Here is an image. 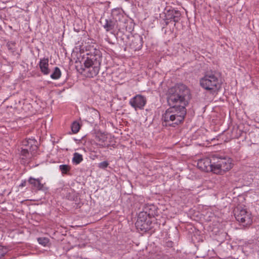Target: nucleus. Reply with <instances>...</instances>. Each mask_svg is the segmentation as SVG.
<instances>
[{
    "label": "nucleus",
    "mask_w": 259,
    "mask_h": 259,
    "mask_svg": "<svg viewBox=\"0 0 259 259\" xmlns=\"http://www.w3.org/2000/svg\"><path fill=\"white\" fill-rule=\"evenodd\" d=\"M35 142L36 141L34 139H29L24 140L22 142L23 146L22 148H27L29 150H31L32 151H37L38 147L36 145Z\"/></svg>",
    "instance_id": "15"
},
{
    "label": "nucleus",
    "mask_w": 259,
    "mask_h": 259,
    "mask_svg": "<svg viewBox=\"0 0 259 259\" xmlns=\"http://www.w3.org/2000/svg\"><path fill=\"white\" fill-rule=\"evenodd\" d=\"M212 172L222 175L232 167V160L228 157L215 154L212 156Z\"/></svg>",
    "instance_id": "5"
},
{
    "label": "nucleus",
    "mask_w": 259,
    "mask_h": 259,
    "mask_svg": "<svg viewBox=\"0 0 259 259\" xmlns=\"http://www.w3.org/2000/svg\"><path fill=\"white\" fill-rule=\"evenodd\" d=\"M147 102L146 98L141 95H137L131 98L129 101L130 105L133 107L135 110L143 109Z\"/></svg>",
    "instance_id": "7"
},
{
    "label": "nucleus",
    "mask_w": 259,
    "mask_h": 259,
    "mask_svg": "<svg viewBox=\"0 0 259 259\" xmlns=\"http://www.w3.org/2000/svg\"><path fill=\"white\" fill-rule=\"evenodd\" d=\"M26 182L25 181H23L21 184H20L19 186L21 187H23L25 186Z\"/></svg>",
    "instance_id": "26"
},
{
    "label": "nucleus",
    "mask_w": 259,
    "mask_h": 259,
    "mask_svg": "<svg viewBox=\"0 0 259 259\" xmlns=\"http://www.w3.org/2000/svg\"><path fill=\"white\" fill-rule=\"evenodd\" d=\"M39 244L44 246H46L49 242V239L47 237H39L37 238Z\"/></svg>",
    "instance_id": "22"
},
{
    "label": "nucleus",
    "mask_w": 259,
    "mask_h": 259,
    "mask_svg": "<svg viewBox=\"0 0 259 259\" xmlns=\"http://www.w3.org/2000/svg\"><path fill=\"white\" fill-rule=\"evenodd\" d=\"M212 156L210 158H205L199 160L197 162L198 168L202 170L212 171Z\"/></svg>",
    "instance_id": "8"
},
{
    "label": "nucleus",
    "mask_w": 259,
    "mask_h": 259,
    "mask_svg": "<svg viewBox=\"0 0 259 259\" xmlns=\"http://www.w3.org/2000/svg\"><path fill=\"white\" fill-rule=\"evenodd\" d=\"M61 75V72L60 69L58 67H56L50 76L53 79H58L60 77Z\"/></svg>",
    "instance_id": "19"
},
{
    "label": "nucleus",
    "mask_w": 259,
    "mask_h": 259,
    "mask_svg": "<svg viewBox=\"0 0 259 259\" xmlns=\"http://www.w3.org/2000/svg\"><path fill=\"white\" fill-rule=\"evenodd\" d=\"M8 252V249L3 246L0 245V259H5V255Z\"/></svg>",
    "instance_id": "23"
},
{
    "label": "nucleus",
    "mask_w": 259,
    "mask_h": 259,
    "mask_svg": "<svg viewBox=\"0 0 259 259\" xmlns=\"http://www.w3.org/2000/svg\"><path fill=\"white\" fill-rule=\"evenodd\" d=\"M190 91L187 87L183 84H178L168 90L167 97V103L170 106H177L179 108L186 109L190 99Z\"/></svg>",
    "instance_id": "1"
},
{
    "label": "nucleus",
    "mask_w": 259,
    "mask_h": 259,
    "mask_svg": "<svg viewBox=\"0 0 259 259\" xmlns=\"http://www.w3.org/2000/svg\"><path fill=\"white\" fill-rule=\"evenodd\" d=\"M181 13L175 9H169L166 11L165 17L170 21H174L175 23L179 22L181 18Z\"/></svg>",
    "instance_id": "9"
},
{
    "label": "nucleus",
    "mask_w": 259,
    "mask_h": 259,
    "mask_svg": "<svg viewBox=\"0 0 259 259\" xmlns=\"http://www.w3.org/2000/svg\"><path fill=\"white\" fill-rule=\"evenodd\" d=\"M234 212L236 220L242 226H246L252 223L251 213L246 208L237 207Z\"/></svg>",
    "instance_id": "6"
},
{
    "label": "nucleus",
    "mask_w": 259,
    "mask_h": 259,
    "mask_svg": "<svg viewBox=\"0 0 259 259\" xmlns=\"http://www.w3.org/2000/svg\"><path fill=\"white\" fill-rule=\"evenodd\" d=\"M103 27L105 29L107 32H110L113 33L114 30L116 23L115 22L111 19H106L103 22L101 21Z\"/></svg>",
    "instance_id": "13"
},
{
    "label": "nucleus",
    "mask_w": 259,
    "mask_h": 259,
    "mask_svg": "<svg viewBox=\"0 0 259 259\" xmlns=\"http://www.w3.org/2000/svg\"><path fill=\"white\" fill-rule=\"evenodd\" d=\"M28 182L32 185L37 190L46 191L48 188L44 184H41L39 179H34L30 177L28 180Z\"/></svg>",
    "instance_id": "12"
},
{
    "label": "nucleus",
    "mask_w": 259,
    "mask_h": 259,
    "mask_svg": "<svg viewBox=\"0 0 259 259\" xmlns=\"http://www.w3.org/2000/svg\"><path fill=\"white\" fill-rule=\"evenodd\" d=\"M109 163L107 161H104L99 163V167L102 169H105L108 166Z\"/></svg>",
    "instance_id": "24"
},
{
    "label": "nucleus",
    "mask_w": 259,
    "mask_h": 259,
    "mask_svg": "<svg viewBox=\"0 0 259 259\" xmlns=\"http://www.w3.org/2000/svg\"><path fill=\"white\" fill-rule=\"evenodd\" d=\"M80 126L79 123L76 121H74L72 123L71 125V130L74 134H76L78 133L80 130Z\"/></svg>",
    "instance_id": "21"
},
{
    "label": "nucleus",
    "mask_w": 259,
    "mask_h": 259,
    "mask_svg": "<svg viewBox=\"0 0 259 259\" xmlns=\"http://www.w3.org/2000/svg\"><path fill=\"white\" fill-rule=\"evenodd\" d=\"M112 16L113 20L116 23L118 21L120 22L124 18V16L119 9H114L112 11Z\"/></svg>",
    "instance_id": "16"
},
{
    "label": "nucleus",
    "mask_w": 259,
    "mask_h": 259,
    "mask_svg": "<svg viewBox=\"0 0 259 259\" xmlns=\"http://www.w3.org/2000/svg\"><path fill=\"white\" fill-rule=\"evenodd\" d=\"M39 68L41 72L45 75H48L50 73V70L48 68L49 60L47 58L40 59L39 63Z\"/></svg>",
    "instance_id": "14"
},
{
    "label": "nucleus",
    "mask_w": 259,
    "mask_h": 259,
    "mask_svg": "<svg viewBox=\"0 0 259 259\" xmlns=\"http://www.w3.org/2000/svg\"><path fill=\"white\" fill-rule=\"evenodd\" d=\"M59 169L62 175L67 174L70 170L71 167L69 165L62 164L59 165Z\"/></svg>",
    "instance_id": "20"
},
{
    "label": "nucleus",
    "mask_w": 259,
    "mask_h": 259,
    "mask_svg": "<svg viewBox=\"0 0 259 259\" xmlns=\"http://www.w3.org/2000/svg\"><path fill=\"white\" fill-rule=\"evenodd\" d=\"M143 38L140 35H137L133 37L130 44V48L135 51L141 49L143 46Z\"/></svg>",
    "instance_id": "10"
},
{
    "label": "nucleus",
    "mask_w": 259,
    "mask_h": 259,
    "mask_svg": "<svg viewBox=\"0 0 259 259\" xmlns=\"http://www.w3.org/2000/svg\"><path fill=\"white\" fill-rule=\"evenodd\" d=\"M186 115V110L179 108L177 106H170L162 114V125L175 127L183 122Z\"/></svg>",
    "instance_id": "3"
},
{
    "label": "nucleus",
    "mask_w": 259,
    "mask_h": 259,
    "mask_svg": "<svg viewBox=\"0 0 259 259\" xmlns=\"http://www.w3.org/2000/svg\"><path fill=\"white\" fill-rule=\"evenodd\" d=\"M141 216H142L143 217L146 216V217L147 213L141 212V213H139L138 219L136 223V225H137V226H139L140 225H141V227H142L141 228L142 230L146 229V228L145 227V223H144L143 224L142 223L143 220L141 219Z\"/></svg>",
    "instance_id": "18"
},
{
    "label": "nucleus",
    "mask_w": 259,
    "mask_h": 259,
    "mask_svg": "<svg viewBox=\"0 0 259 259\" xmlns=\"http://www.w3.org/2000/svg\"><path fill=\"white\" fill-rule=\"evenodd\" d=\"M36 151H30L27 148H21L20 156L23 160H25L26 162H27L35 155Z\"/></svg>",
    "instance_id": "11"
},
{
    "label": "nucleus",
    "mask_w": 259,
    "mask_h": 259,
    "mask_svg": "<svg viewBox=\"0 0 259 259\" xmlns=\"http://www.w3.org/2000/svg\"><path fill=\"white\" fill-rule=\"evenodd\" d=\"M83 160L82 155L77 152L73 153L72 162L74 164L77 165Z\"/></svg>",
    "instance_id": "17"
},
{
    "label": "nucleus",
    "mask_w": 259,
    "mask_h": 259,
    "mask_svg": "<svg viewBox=\"0 0 259 259\" xmlns=\"http://www.w3.org/2000/svg\"><path fill=\"white\" fill-rule=\"evenodd\" d=\"M155 259H159V258H155Z\"/></svg>",
    "instance_id": "28"
},
{
    "label": "nucleus",
    "mask_w": 259,
    "mask_h": 259,
    "mask_svg": "<svg viewBox=\"0 0 259 259\" xmlns=\"http://www.w3.org/2000/svg\"><path fill=\"white\" fill-rule=\"evenodd\" d=\"M95 112L96 114H98V112H97V111H95Z\"/></svg>",
    "instance_id": "27"
},
{
    "label": "nucleus",
    "mask_w": 259,
    "mask_h": 259,
    "mask_svg": "<svg viewBox=\"0 0 259 259\" xmlns=\"http://www.w3.org/2000/svg\"><path fill=\"white\" fill-rule=\"evenodd\" d=\"M220 76V73L215 70H207L204 72V76L200 79V85L206 91H218L221 87Z\"/></svg>",
    "instance_id": "4"
},
{
    "label": "nucleus",
    "mask_w": 259,
    "mask_h": 259,
    "mask_svg": "<svg viewBox=\"0 0 259 259\" xmlns=\"http://www.w3.org/2000/svg\"><path fill=\"white\" fill-rule=\"evenodd\" d=\"M164 23H165V25L167 26L169 24L170 20L167 19L166 17H165V18L164 19Z\"/></svg>",
    "instance_id": "25"
},
{
    "label": "nucleus",
    "mask_w": 259,
    "mask_h": 259,
    "mask_svg": "<svg viewBox=\"0 0 259 259\" xmlns=\"http://www.w3.org/2000/svg\"><path fill=\"white\" fill-rule=\"evenodd\" d=\"M84 68L83 72L87 77H94L99 72L102 61V53L96 48H93L89 53L87 54V57H84Z\"/></svg>",
    "instance_id": "2"
}]
</instances>
